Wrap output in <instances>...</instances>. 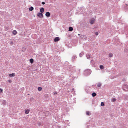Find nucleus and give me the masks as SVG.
<instances>
[{"label": "nucleus", "mask_w": 128, "mask_h": 128, "mask_svg": "<svg viewBox=\"0 0 128 128\" xmlns=\"http://www.w3.org/2000/svg\"><path fill=\"white\" fill-rule=\"evenodd\" d=\"M91 72V70L90 69H87L84 71V74L86 76H88L90 74Z\"/></svg>", "instance_id": "f257e3e1"}, {"label": "nucleus", "mask_w": 128, "mask_h": 128, "mask_svg": "<svg viewBox=\"0 0 128 128\" xmlns=\"http://www.w3.org/2000/svg\"><path fill=\"white\" fill-rule=\"evenodd\" d=\"M123 88L125 91H128V85L124 84L123 86Z\"/></svg>", "instance_id": "f03ea898"}, {"label": "nucleus", "mask_w": 128, "mask_h": 128, "mask_svg": "<svg viewBox=\"0 0 128 128\" xmlns=\"http://www.w3.org/2000/svg\"><path fill=\"white\" fill-rule=\"evenodd\" d=\"M37 16L40 18H42L43 17V14L42 13H39L37 14Z\"/></svg>", "instance_id": "7ed1b4c3"}, {"label": "nucleus", "mask_w": 128, "mask_h": 128, "mask_svg": "<svg viewBox=\"0 0 128 128\" xmlns=\"http://www.w3.org/2000/svg\"><path fill=\"white\" fill-rule=\"evenodd\" d=\"M86 58L87 59H89L91 57V56L90 55V54L87 53L86 55Z\"/></svg>", "instance_id": "20e7f679"}, {"label": "nucleus", "mask_w": 128, "mask_h": 128, "mask_svg": "<svg viewBox=\"0 0 128 128\" xmlns=\"http://www.w3.org/2000/svg\"><path fill=\"white\" fill-rule=\"evenodd\" d=\"M45 15L46 16L49 17L50 16V14L49 12H47L46 13Z\"/></svg>", "instance_id": "39448f33"}, {"label": "nucleus", "mask_w": 128, "mask_h": 128, "mask_svg": "<svg viewBox=\"0 0 128 128\" xmlns=\"http://www.w3.org/2000/svg\"><path fill=\"white\" fill-rule=\"evenodd\" d=\"M60 40V38L58 37H56L54 39V41L57 42Z\"/></svg>", "instance_id": "423d86ee"}, {"label": "nucleus", "mask_w": 128, "mask_h": 128, "mask_svg": "<svg viewBox=\"0 0 128 128\" xmlns=\"http://www.w3.org/2000/svg\"><path fill=\"white\" fill-rule=\"evenodd\" d=\"M15 76V74L14 73L10 74H9V76L10 77H13Z\"/></svg>", "instance_id": "0eeeda50"}, {"label": "nucleus", "mask_w": 128, "mask_h": 128, "mask_svg": "<svg viewBox=\"0 0 128 128\" xmlns=\"http://www.w3.org/2000/svg\"><path fill=\"white\" fill-rule=\"evenodd\" d=\"M44 11V8H41L40 9V11L42 13H43Z\"/></svg>", "instance_id": "6e6552de"}, {"label": "nucleus", "mask_w": 128, "mask_h": 128, "mask_svg": "<svg viewBox=\"0 0 128 128\" xmlns=\"http://www.w3.org/2000/svg\"><path fill=\"white\" fill-rule=\"evenodd\" d=\"M95 22V20H94L92 19L90 21V23L91 24H92Z\"/></svg>", "instance_id": "1a4fd4ad"}, {"label": "nucleus", "mask_w": 128, "mask_h": 128, "mask_svg": "<svg viewBox=\"0 0 128 128\" xmlns=\"http://www.w3.org/2000/svg\"><path fill=\"white\" fill-rule=\"evenodd\" d=\"M76 56H73L72 57V61H74V60L76 58Z\"/></svg>", "instance_id": "9d476101"}, {"label": "nucleus", "mask_w": 128, "mask_h": 128, "mask_svg": "<svg viewBox=\"0 0 128 128\" xmlns=\"http://www.w3.org/2000/svg\"><path fill=\"white\" fill-rule=\"evenodd\" d=\"M2 104L4 105L6 104V101L4 100H2Z\"/></svg>", "instance_id": "9b49d317"}, {"label": "nucleus", "mask_w": 128, "mask_h": 128, "mask_svg": "<svg viewBox=\"0 0 128 128\" xmlns=\"http://www.w3.org/2000/svg\"><path fill=\"white\" fill-rule=\"evenodd\" d=\"M73 28L72 27H70L69 28V31H72L73 30Z\"/></svg>", "instance_id": "f8f14e48"}, {"label": "nucleus", "mask_w": 128, "mask_h": 128, "mask_svg": "<svg viewBox=\"0 0 128 128\" xmlns=\"http://www.w3.org/2000/svg\"><path fill=\"white\" fill-rule=\"evenodd\" d=\"M29 10L30 11H32L34 9V8L33 7L31 6L30 8H29Z\"/></svg>", "instance_id": "ddd939ff"}, {"label": "nucleus", "mask_w": 128, "mask_h": 128, "mask_svg": "<svg viewBox=\"0 0 128 128\" xmlns=\"http://www.w3.org/2000/svg\"><path fill=\"white\" fill-rule=\"evenodd\" d=\"M29 112V110H25V113L26 114H28Z\"/></svg>", "instance_id": "4468645a"}, {"label": "nucleus", "mask_w": 128, "mask_h": 128, "mask_svg": "<svg viewBox=\"0 0 128 128\" xmlns=\"http://www.w3.org/2000/svg\"><path fill=\"white\" fill-rule=\"evenodd\" d=\"M16 33L17 32L16 30H14L13 31L12 33L16 35Z\"/></svg>", "instance_id": "2eb2a0df"}, {"label": "nucleus", "mask_w": 128, "mask_h": 128, "mask_svg": "<svg viewBox=\"0 0 128 128\" xmlns=\"http://www.w3.org/2000/svg\"><path fill=\"white\" fill-rule=\"evenodd\" d=\"M84 53L83 52H82L81 53H80L79 54V56L80 57H81L82 56L84 55Z\"/></svg>", "instance_id": "dca6fc26"}, {"label": "nucleus", "mask_w": 128, "mask_h": 128, "mask_svg": "<svg viewBox=\"0 0 128 128\" xmlns=\"http://www.w3.org/2000/svg\"><path fill=\"white\" fill-rule=\"evenodd\" d=\"M96 95V94L95 92H93L92 94V96L93 97L95 96Z\"/></svg>", "instance_id": "f3484780"}, {"label": "nucleus", "mask_w": 128, "mask_h": 128, "mask_svg": "<svg viewBox=\"0 0 128 128\" xmlns=\"http://www.w3.org/2000/svg\"><path fill=\"white\" fill-rule=\"evenodd\" d=\"M30 61L31 63H32L34 61V60L33 59L31 58L30 59Z\"/></svg>", "instance_id": "a211bd4d"}, {"label": "nucleus", "mask_w": 128, "mask_h": 128, "mask_svg": "<svg viewBox=\"0 0 128 128\" xmlns=\"http://www.w3.org/2000/svg\"><path fill=\"white\" fill-rule=\"evenodd\" d=\"M101 84L99 82L97 86L98 87H99L101 86Z\"/></svg>", "instance_id": "6ab92c4d"}, {"label": "nucleus", "mask_w": 128, "mask_h": 128, "mask_svg": "<svg viewBox=\"0 0 128 128\" xmlns=\"http://www.w3.org/2000/svg\"><path fill=\"white\" fill-rule=\"evenodd\" d=\"M42 88L40 87H38V90L39 91H41L42 90Z\"/></svg>", "instance_id": "aec40b11"}, {"label": "nucleus", "mask_w": 128, "mask_h": 128, "mask_svg": "<svg viewBox=\"0 0 128 128\" xmlns=\"http://www.w3.org/2000/svg\"><path fill=\"white\" fill-rule=\"evenodd\" d=\"M109 56L110 57H112L113 56V54L112 53H110L109 54Z\"/></svg>", "instance_id": "412c9836"}, {"label": "nucleus", "mask_w": 128, "mask_h": 128, "mask_svg": "<svg viewBox=\"0 0 128 128\" xmlns=\"http://www.w3.org/2000/svg\"><path fill=\"white\" fill-rule=\"evenodd\" d=\"M116 100L115 98H112V101L113 102H115Z\"/></svg>", "instance_id": "4be33fe9"}, {"label": "nucleus", "mask_w": 128, "mask_h": 128, "mask_svg": "<svg viewBox=\"0 0 128 128\" xmlns=\"http://www.w3.org/2000/svg\"><path fill=\"white\" fill-rule=\"evenodd\" d=\"M100 67L101 69H103L104 68V66L102 65H100Z\"/></svg>", "instance_id": "5701e85b"}, {"label": "nucleus", "mask_w": 128, "mask_h": 128, "mask_svg": "<svg viewBox=\"0 0 128 128\" xmlns=\"http://www.w3.org/2000/svg\"><path fill=\"white\" fill-rule=\"evenodd\" d=\"M125 8L126 9L128 10V5L126 4V6L125 7Z\"/></svg>", "instance_id": "b1692460"}, {"label": "nucleus", "mask_w": 128, "mask_h": 128, "mask_svg": "<svg viewBox=\"0 0 128 128\" xmlns=\"http://www.w3.org/2000/svg\"><path fill=\"white\" fill-rule=\"evenodd\" d=\"M104 104L103 102H101V106H104Z\"/></svg>", "instance_id": "393cba45"}, {"label": "nucleus", "mask_w": 128, "mask_h": 128, "mask_svg": "<svg viewBox=\"0 0 128 128\" xmlns=\"http://www.w3.org/2000/svg\"><path fill=\"white\" fill-rule=\"evenodd\" d=\"M86 114L88 115L90 114V112L88 111H87L86 112Z\"/></svg>", "instance_id": "a878e982"}, {"label": "nucleus", "mask_w": 128, "mask_h": 128, "mask_svg": "<svg viewBox=\"0 0 128 128\" xmlns=\"http://www.w3.org/2000/svg\"><path fill=\"white\" fill-rule=\"evenodd\" d=\"M2 90L0 88V93L1 94L2 93Z\"/></svg>", "instance_id": "bb28decb"}, {"label": "nucleus", "mask_w": 128, "mask_h": 128, "mask_svg": "<svg viewBox=\"0 0 128 128\" xmlns=\"http://www.w3.org/2000/svg\"><path fill=\"white\" fill-rule=\"evenodd\" d=\"M8 82H9L10 83H11V82H12L11 80H8Z\"/></svg>", "instance_id": "cd10ccee"}, {"label": "nucleus", "mask_w": 128, "mask_h": 128, "mask_svg": "<svg viewBox=\"0 0 128 128\" xmlns=\"http://www.w3.org/2000/svg\"><path fill=\"white\" fill-rule=\"evenodd\" d=\"M42 4H45V2H42Z\"/></svg>", "instance_id": "c85d7f7f"}, {"label": "nucleus", "mask_w": 128, "mask_h": 128, "mask_svg": "<svg viewBox=\"0 0 128 128\" xmlns=\"http://www.w3.org/2000/svg\"><path fill=\"white\" fill-rule=\"evenodd\" d=\"M98 32H96L95 33V34L96 36H97L98 35Z\"/></svg>", "instance_id": "c756f323"}, {"label": "nucleus", "mask_w": 128, "mask_h": 128, "mask_svg": "<svg viewBox=\"0 0 128 128\" xmlns=\"http://www.w3.org/2000/svg\"><path fill=\"white\" fill-rule=\"evenodd\" d=\"M13 44V42L12 41L10 42V44Z\"/></svg>", "instance_id": "7c9ffc66"}, {"label": "nucleus", "mask_w": 128, "mask_h": 128, "mask_svg": "<svg viewBox=\"0 0 128 128\" xmlns=\"http://www.w3.org/2000/svg\"><path fill=\"white\" fill-rule=\"evenodd\" d=\"M57 94V92H55L54 94Z\"/></svg>", "instance_id": "2f4dec72"}, {"label": "nucleus", "mask_w": 128, "mask_h": 128, "mask_svg": "<svg viewBox=\"0 0 128 128\" xmlns=\"http://www.w3.org/2000/svg\"><path fill=\"white\" fill-rule=\"evenodd\" d=\"M78 35H80V34H78Z\"/></svg>", "instance_id": "473e14b6"}, {"label": "nucleus", "mask_w": 128, "mask_h": 128, "mask_svg": "<svg viewBox=\"0 0 128 128\" xmlns=\"http://www.w3.org/2000/svg\"><path fill=\"white\" fill-rule=\"evenodd\" d=\"M74 90V88L73 89H72V90Z\"/></svg>", "instance_id": "72a5a7b5"}]
</instances>
